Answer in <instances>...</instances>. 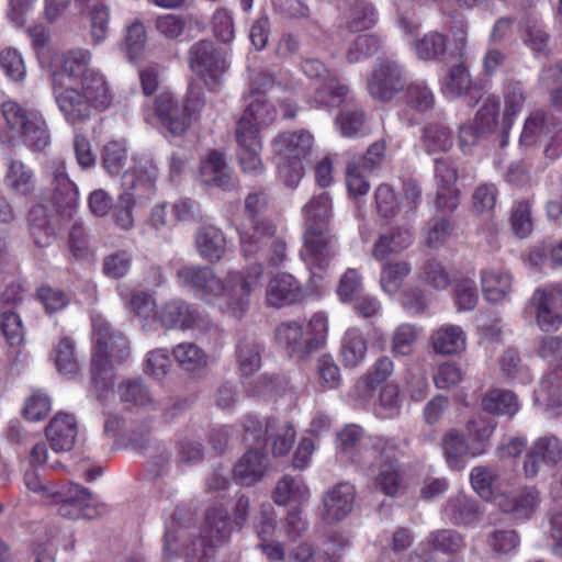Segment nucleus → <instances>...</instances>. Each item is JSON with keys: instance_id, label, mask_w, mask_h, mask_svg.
<instances>
[{"instance_id": "obj_11", "label": "nucleus", "mask_w": 562, "mask_h": 562, "mask_svg": "<svg viewBox=\"0 0 562 562\" xmlns=\"http://www.w3.org/2000/svg\"><path fill=\"white\" fill-rule=\"evenodd\" d=\"M529 305L536 313L538 326L543 331L558 330L562 325V285L550 284L535 290Z\"/></svg>"}, {"instance_id": "obj_50", "label": "nucleus", "mask_w": 562, "mask_h": 562, "mask_svg": "<svg viewBox=\"0 0 562 562\" xmlns=\"http://www.w3.org/2000/svg\"><path fill=\"white\" fill-rule=\"evenodd\" d=\"M472 81L468 69L463 65L451 67L442 80L441 90L450 98H457L471 88Z\"/></svg>"}, {"instance_id": "obj_21", "label": "nucleus", "mask_w": 562, "mask_h": 562, "mask_svg": "<svg viewBox=\"0 0 562 562\" xmlns=\"http://www.w3.org/2000/svg\"><path fill=\"white\" fill-rule=\"evenodd\" d=\"M304 297L302 286L289 273H278L270 279L267 290V304L272 307H282L300 302Z\"/></svg>"}, {"instance_id": "obj_17", "label": "nucleus", "mask_w": 562, "mask_h": 562, "mask_svg": "<svg viewBox=\"0 0 562 562\" xmlns=\"http://www.w3.org/2000/svg\"><path fill=\"white\" fill-rule=\"evenodd\" d=\"M356 496V487L349 482H340L328 488L322 499L323 519L329 524L344 520L352 512Z\"/></svg>"}, {"instance_id": "obj_13", "label": "nucleus", "mask_w": 562, "mask_h": 562, "mask_svg": "<svg viewBox=\"0 0 562 562\" xmlns=\"http://www.w3.org/2000/svg\"><path fill=\"white\" fill-rule=\"evenodd\" d=\"M241 254L245 258H256L266 252L273 240L277 226L270 218L243 221L237 227Z\"/></svg>"}, {"instance_id": "obj_10", "label": "nucleus", "mask_w": 562, "mask_h": 562, "mask_svg": "<svg viewBox=\"0 0 562 562\" xmlns=\"http://www.w3.org/2000/svg\"><path fill=\"white\" fill-rule=\"evenodd\" d=\"M61 72L52 71L53 94L58 110L70 125L87 122L92 114L94 104L90 102L78 88L65 87L60 82Z\"/></svg>"}, {"instance_id": "obj_7", "label": "nucleus", "mask_w": 562, "mask_h": 562, "mask_svg": "<svg viewBox=\"0 0 562 562\" xmlns=\"http://www.w3.org/2000/svg\"><path fill=\"white\" fill-rule=\"evenodd\" d=\"M263 276V266L256 263L246 272L228 271L224 279L225 292L221 311L235 318H241L250 305V296L260 286Z\"/></svg>"}, {"instance_id": "obj_59", "label": "nucleus", "mask_w": 562, "mask_h": 562, "mask_svg": "<svg viewBox=\"0 0 562 562\" xmlns=\"http://www.w3.org/2000/svg\"><path fill=\"white\" fill-rule=\"evenodd\" d=\"M427 543L437 551L454 553L464 547L463 537L450 529L437 530L427 538Z\"/></svg>"}, {"instance_id": "obj_40", "label": "nucleus", "mask_w": 562, "mask_h": 562, "mask_svg": "<svg viewBox=\"0 0 562 562\" xmlns=\"http://www.w3.org/2000/svg\"><path fill=\"white\" fill-rule=\"evenodd\" d=\"M413 234L408 229H396L390 235L381 236L373 248L376 260L383 261L393 254H398L413 244Z\"/></svg>"}, {"instance_id": "obj_5", "label": "nucleus", "mask_w": 562, "mask_h": 562, "mask_svg": "<svg viewBox=\"0 0 562 562\" xmlns=\"http://www.w3.org/2000/svg\"><path fill=\"white\" fill-rule=\"evenodd\" d=\"M327 333V316L315 313L305 325L296 322L281 324L276 330V338L290 355L304 358L325 344Z\"/></svg>"}, {"instance_id": "obj_57", "label": "nucleus", "mask_w": 562, "mask_h": 562, "mask_svg": "<svg viewBox=\"0 0 562 562\" xmlns=\"http://www.w3.org/2000/svg\"><path fill=\"white\" fill-rule=\"evenodd\" d=\"M363 449L372 458V464L380 458L392 459L401 452V445L394 438L369 437L363 442Z\"/></svg>"}, {"instance_id": "obj_34", "label": "nucleus", "mask_w": 562, "mask_h": 562, "mask_svg": "<svg viewBox=\"0 0 562 562\" xmlns=\"http://www.w3.org/2000/svg\"><path fill=\"white\" fill-rule=\"evenodd\" d=\"M4 184L14 194L29 195L35 190L34 171L23 161L10 159Z\"/></svg>"}, {"instance_id": "obj_64", "label": "nucleus", "mask_w": 562, "mask_h": 562, "mask_svg": "<svg viewBox=\"0 0 562 562\" xmlns=\"http://www.w3.org/2000/svg\"><path fill=\"white\" fill-rule=\"evenodd\" d=\"M379 214L385 218L394 217L400 210V202L394 188L387 183L380 184L374 193Z\"/></svg>"}, {"instance_id": "obj_29", "label": "nucleus", "mask_w": 562, "mask_h": 562, "mask_svg": "<svg viewBox=\"0 0 562 562\" xmlns=\"http://www.w3.org/2000/svg\"><path fill=\"white\" fill-rule=\"evenodd\" d=\"M441 448L448 465L453 470L463 469L467 461L477 454L471 451L464 434L458 429H450L443 435Z\"/></svg>"}, {"instance_id": "obj_18", "label": "nucleus", "mask_w": 562, "mask_h": 562, "mask_svg": "<svg viewBox=\"0 0 562 562\" xmlns=\"http://www.w3.org/2000/svg\"><path fill=\"white\" fill-rule=\"evenodd\" d=\"M470 481L473 490L485 501L497 502L513 486L512 479L488 465H477L471 470Z\"/></svg>"}, {"instance_id": "obj_38", "label": "nucleus", "mask_w": 562, "mask_h": 562, "mask_svg": "<svg viewBox=\"0 0 562 562\" xmlns=\"http://www.w3.org/2000/svg\"><path fill=\"white\" fill-rule=\"evenodd\" d=\"M445 514L454 525H470L479 517V506L470 496L458 494L449 499Z\"/></svg>"}, {"instance_id": "obj_8", "label": "nucleus", "mask_w": 562, "mask_h": 562, "mask_svg": "<svg viewBox=\"0 0 562 562\" xmlns=\"http://www.w3.org/2000/svg\"><path fill=\"white\" fill-rule=\"evenodd\" d=\"M191 68L211 91H216L223 82L229 63L226 53L212 41L201 40L189 50Z\"/></svg>"}, {"instance_id": "obj_9", "label": "nucleus", "mask_w": 562, "mask_h": 562, "mask_svg": "<svg viewBox=\"0 0 562 562\" xmlns=\"http://www.w3.org/2000/svg\"><path fill=\"white\" fill-rule=\"evenodd\" d=\"M301 257L313 274L325 271L336 256V238L328 226H306Z\"/></svg>"}, {"instance_id": "obj_4", "label": "nucleus", "mask_w": 562, "mask_h": 562, "mask_svg": "<svg viewBox=\"0 0 562 562\" xmlns=\"http://www.w3.org/2000/svg\"><path fill=\"white\" fill-rule=\"evenodd\" d=\"M250 91L257 95L247 105L244 115H247L252 122L261 125H269L276 121L278 112L274 105L265 98L267 92H291L295 93L301 88V82L293 77H285L277 80L276 76L269 71H252L249 76Z\"/></svg>"}, {"instance_id": "obj_20", "label": "nucleus", "mask_w": 562, "mask_h": 562, "mask_svg": "<svg viewBox=\"0 0 562 562\" xmlns=\"http://www.w3.org/2000/svg\"><path fill=\"white\" fill-rule=\"evenodd\" d=\"M46 437L56 452L70 451L77 440L78 423L74 415L57 413L46 426Z\"/></svg>"}, {"instance_id": "obj_23", "label": "nucleus", "mask_w": 562, "mask_h": 562, "mask_svg": "<svg viewBox=\"0 0 562 562\" xmlns=\"http://www.w3.org/2000/svg\"><path fill=\"white\" fill-rule=\"evenodd\" d=\"M313 143L314 137L306 130H301L299 132H283L272 140L278 158L300 161L310 155Z\"/></svg>"}, {"instance_id": "obj_62", "label": "nucleus", "mask_w": 562, "mask_h": 562, "mask_svg": "<svg viewBox=\"0 0 562 562\" xmlns=\"http://www.w3.org/2000/svg\"><path fill=\"white\" fill-rule=\"evenodd\" d=\"M456 300L459 310L472 311L479 302V291L475 280L471 277H461L457 280Z\"/></svg>"}, {"instance_id": "obj_26", "label": "nucleus", "mask_w": 562, "mask_h": 562, "mask_svg": "<svg viewBox=\"0 0 562 562\" xmlns=\"http://www.w3.org/2000/svg\"><path fill=\"white\" fill-rule=\"evenodd\" d=\"M47 175L56 202L66 206L75 204L78 200V188L68 177L65 159L57 157L49 160Z\"/></svg>"}, {"instance_id": "obj_49", "label": "nucleus", "mask_w": 562, "mask_h": 562, "mask_svg": "<svg viewBox=\"0 0 562 562\" xmlns=\"http://www.w3.org/2000/svg\"><path fill=\"white\" fill-rule=\"evenodd\" d=\"M91 37L94 44L102 43L106 36L110 24V8L106 3L94 0L88 5Z\"/></svg>"}, {"instance_id": "obj_42", "label": "nucleus", "mask_w": 562, "mask_h": 562, "mask_svg": "<svg viewBox=\"0 0 562 562\" xmlns=\"http://www.w3.org/2000/svg\"><path fill=\"white\" fill-rule=\"evenodd\" d=\"M349 87L339 78L329 75L323 80L315 92L316 100L326 106H340L348 99Z\"/></svg>"}, {"instance_id": "obj_12", "label": "nucleus", "mask_w": 562, "mask_h": 562, "mask_svg": "<svg viewBox=\"0 0 562 562\" xmlns=\"http://www.w3.org/2000/svg\"><path fill=\"white\" fill-rule=\"evenodd\" d=\"M367 87L373 99L391 101L405 87L402 66L393 60L381 63L369 77Z\"/></svg>"}, {"instance_id": "obj_46", "label": "nucleus", "mask_w": 562, "mask_h": 562, "mask_svg": "<svg viewBox=\"0 0 562 562\" xmlns=\"http://www.w3.org/2000/svg\"><path fill=\"white\" fill-rule=\"evenodd\" d=\"M172 353L186 371L195 372L207 366L206 353L194 342H181L173 348Z\"/></svg>"}, {"instance_id": "obj_3", "label": "nucleus", "mask_w": 562, "mask_h": 562, "mask_svg": "<svg viewBox=\"0 0 562 562\" xmlns=\"http://www.w3.org/2000/svg\"><path fill=\"white\" fill-rule=\"evenodd\" d=\"M1 112L9 131L20 137L27 148L42 151L50 145L47 122L38 110L8 100L2 103Z\"/></svg>"}, {"instance_id": "obj_32", "label": "nucleus", "mask_w": 562, "mask_h": 562, "mask_svg": "<svg viewBox=\"0 0 562 562\" xmlns=\"http://www.w3.org/2000/svg\"><path fill=\"white\" fill-rule=\"evenodd\" d=\"M368 352V339L364 333L356 327L349 328L342 339L340 357L345 367L356 368L360 366Z\"/></svg>"}, {"instance_id": "obj_56", "label": "nucleus", "mask_w": 562, "mask_h": 562, "mask_svg": "<svg viewBox=\"0 0 562 562\" xmlns=\"http://www.w3.org/2000/svg\"><path fill=\"white\" fill-rule=\"evenodd\" d=\"M117 393L122 402L146 406L153 403L150 392L139 380H126L120 383Z\"/></svg>"}, {"instance_id": "obj_25", "label": "nucleus", "mask_w": 562, "mask_h": 562, "mask_svg": "<svg viewBox=\"0 0 562 562\" xmlns=\"http://www.w3.org/2000/svg\"><path fill=\"white\" fill-rule=\"evenodd\" d=\"M367 439L369 437H364L359 426L349 425L337 434V449L350 462L370 468L372 458L363 449V442Z\"/></svg>"}, {"instance_id": "obj_58", "label": "nucleus", "mask_w": 562, "mask_h": 562, "mask_svg": "<svg viewBox=\"0 0 562 562\" xmlns=\"http://www.w3.org/2000/svg\"><path fill=\"white\" fill-rule=\"evenodd\" d=\"M424 142L429 153L446 151L453 145L451 131L441 124H432L425 128Z\"/></svg>"}, {"instance_id": "obj_28", "label": "nucleus", "mask_w": 562, "mask_h": 562, "mask_svg": "<svg viewBox=\"0 0 562 562\" xmlns=\"http://www.w3.org/2000/svg\"><path fill=\"white\" fill-rule=\"evenodd\" d=\"M430 342L438 355H458L465 350L467 335L461 326L445 324L431 333Z\"/></svg>"}, {"instance_id": "obj_55", "label": "nucleus", "mask_w": 562, "mask_h": 562, "mask_svg": "<svg viewBox=\"0 0 562 562\" xmlns=\"http://www.w3.org/2000/svg\"><path fill=\"white\" fill-rule=\"evenodd\" d=\"M364 114L360 109L342 111L335 119V125L344 137H357L364 134Z\"/></svg>"}, {"instance_id": "obj_19", "label": "nucleus", "mask_w": 562, "mask_h": 562, "mask_svg": "<svg viewBox=\"0 0 562 562\" xmlns=\"http://www.w3.org/2000/svg\"><path fill=\"white\" fill-rule=\"evenodd\" d=\"M541 503L540 492L535 486H522L513 493H505L497 507L518 520L530 519Z\"/></svg>"}, {"instance_id": "obj_6", "label": "nucleus", "mask_w": 562, "mask_h": 562, "mask_svg": "<svg viewBox=\"0 0 562 562\" xmlns=\"http://www.w3.org/2000/svg\"><path fill=\"white\" fill-rule=\"evenodd\" d=\"M234 526L227 509L223 506H214L206 513L202 537L198 541L183 547L187 562H207L213 549L225 544Z\"/></svg>"}, {"instance_id": "obj_44", "label": "nucleus", "mask_w": 562, "mask_h": 562, "mask_svg": "<svg viewBox=\"0 0 562 562\" xmlns=\"http://www.w3.org/2000/svg\"><path fill=\"white\" fill-rule=\"evenodd\" d=\"M423 329L416 325L404 323L398 325L391 337V353L395 357L411 356Z\"/></svg>"}, {"instance_id": "obj_2", "label": "nucleus", "mask_w": 562, "mask_h": 562, "mask_svg": "<svg viewBox=\"0 0 562 562\" xmlns=\"http://www.w3.org/2000/svg\"><path fill=\"white\" fill-rule=\"evenodd\" d=\"M91 58V52L85 48L67 52L61 57V74L77 85L94 109L105 110L112 102L111 89L104 74L90 67Z\"/></svg>"}, {"instance_id": "obj_33", "label": "nucleus", "mask_w": 562, "mask_h": 562, "mask_svg": "<svg viewBox=\"0 0 562 562\" xmlns=\"http://www.w3.org/2000/svg\"><path fill=\"white\" fill-rule=\"evenodd\" d=\"M200 175L204 183L220 187L224 190L232 187V171L222 155L212 151L202 161Z\"/></svg>"}, {"instance_id": "obj_16", "label": "nucleus", "mask_w": 562, "mask_h": 562, "mask_svg": "<svg viewBox=\"0 0 562 562\" xmlns=\"http://www.w3.org/2000/svg\"><path fill=\"white\" fill-rule=\"evenodd\" d=\"M155 315L166 329L189 330L203 323L198 307L182 299L166 302L155 312Z\"/></svg>"}, {"instance_id": "obj_60", "label": "nucleus", "mask_w": 562, "mask_h": 562, "mask_svg": "<svg viewBox=\"0 0 562 562\" xmlns=\"http://www.w3.org/2000/svg\"><path fill=\"white\" fill-rule=\"evenodd\" d=\"M237 358L239 368L244 374L254 373L260 368L261 363L259 345L248 338L240 340L237 349Z\"/></svg>"}, {"instance_id": "obj_39", "label": "nucleus", "mask_w": 562, "mask_h": 562, "mask_svg": "<svg viewBox=\"0 0 562 562\" xmlns=\"http://www.w3.org/2000/svg\"><path fill=\"white\" fill-rule=\"evenodd\" d=\"M412 272V265L407 260H386L381 268L380 285L382 290L393 295L403 285L404 280Z\"/></svg>"}, {"instance_id": "obj_51", "label": "nucleus", "mask_w": 562, "mask_h": 562, "mask_svg": "<svg viewBox=\"0 0 562 562\" xmlns=\"http://www.w3.org/2000/svg\"><path fill=\"white\" fill-rule=\"evenodd\" d=\"M417 57L422 60H435L447 49L446 36L437 31L426 33L415 44Z\"/></svg>"}, {"instance_id": "obj_41", "label": "nucleus", "mask_w": 562, "mask_h": 562, "mask_svg": "<svg viewBox=\"0 0 562 562\" xmlns=\"http://www.w3.org/2000/svg\"><path fill=\"white\" fill-rule=\"evenodd\" d=\"M348 7V25L352 31L359 32L370 29L378 20V14L368 0H344Z\"/></svg>"}, {"instance_id": "obj_36", "label": "nucleus", "mask_w": 562, "mask_h": 562, "mask_svg": "<svg viewBox=\"0 0 562 562\" xmlns=\"http://www.w3.org/2000/svg\"><path fill=\"white\" fill-rule=\"evenodd\" d=\"M505 109L503 112V128L509 132L514 117L521 111L526 101L522 83L515 79H507L503 88Z\"/></svg>"}, {"instance_id": "obj_24", "label": "nucleus", "mask_w": 562, "mask_h": 562, "mask_svg": "<svg viewBox=\"0 0 562 562\" xmlns=\"http://www.w3.org/2000/svg\"><path fill=\"white\" fill-rule=\"evenodd\" d=\"M538 355L549 363L555 364L549 376L548 386L553 402L562 405V340L559 337H544L538 347Z\"/></svg>"}, {"instance_id": "obj_22", "label": "nucleus", "mask_w": 562, "mask_h": 562, "mask_svg": "<svg viewBox=\"0 0 562 562\" xmlns=\"http://www.w3.org/2000/svg\"><path fill=\"white\" fill-rule=\"evenodd\" d=\"M268 467L267 454L260 449L251 448L235 463L233 476L241 485L251 486L263 479Z\"/></svg>"}, {"instance_id": "obj_31", "label": "nucleus", "mask_w": 562, "mask_h": 562, "mask_svg": "<svg viewBox=\"0 0 562 562\" xmlns=\"http://www.w3.org/2000/svg\"><path fill=\"white\" fill-rule=\"evenodd\" d=\"M482 290L490 302H501L512 291L513 277L501 268H487L481 272Z\"/></svg>"}, {"instance_id": "obj_1", "label": "nucleus", "mask_w": 562, "mask_h": 562, "mask_svg": "<svg viewBox=\"0 0 562 562\" xmlns=\"http://www.w3.org/2000/svg\"><path fill=\"white\" fill-rule=\"evenodd\" d=\"M92 322V342L93 353L91 363V381L99 391L108 386L111 381V362L120 363L130 358L131 350L127 339L122 333L114 330L109 322L100 314H93Z\"/></svg>"}, {"instance_id": "obj_47", "label": "nucleus", "mask_w": 562, "mask_h": 562, "mask_svg": "<svg viewBox=\"0 0 562 562\" xmlns=\"http://www.w3.org/2000/svg\"><path fill=\"white\" fill-rule=\"evenodd\" d=\"M157 176L158 168L154 160L147 156H140L135 159L134 170L125 172L123 178L125 186L135 188L139 183L150 190Z\"/></svg>"}, {"instance_id": "obj_53", "label": "nucleus", "mask_w": 562, "mask_h": 562, "mask_svg": "<svg viewBox=\"0 0 562 562\" xmlns=\"http://www.w3.org/2000/svg\"><path fill=\"white\" fill-rule=\"evenodd\" d=\"M296 431L290 422H280L277 419L276 428L271 431V449L274 456H285L292 449L295 441Z\"/></svg>"}, {"instance_id": "obj_35", "label": "nucleus", "mask_w": 562, "mask_h": 562, "mask_svg": "<svg viewBox=\"0 0 562 562\" xmlns=\"http://www.w3.org/2000/svg\"><path fill=\"white\" fill-rule=\"evenodd\" d=\"M304 227L327 226L333 217V201L328 192L322 191L311 199L302 209Z\"/></svg>"}, {"instance_id": "obj_54", "label": "nucleus", "mask_w": 562, "mask_h": 562, "mask_svg": "<svg viewBox=\"0 0 562 562\" xmlns=\"http://www.w3.org/2000/svg\"><path fill=\"white\" fill-rule=\"evenodd\" d=\"M277 419L274 417H259L249 414L244 420V439L263 442L269 438L271 431L276 428Z\"/></svg>"}, {"instance_id": "obj_30", "label": "nucleus", "mask_w": 562, "mask_h": 562, "mask_svg": "<svg viewBox=\"0 0 562 562\" xmlns=\"http://www.w3.org/2000/svg\"><path fill=\"white\" fill-rule=\"evenodd\" d=\"M310 497V490L302 477L283 475L276 484L272 492V499L279 506L290 503L303 504Z\"/></svg>"}, {"instance_id": "obj_37", "label": "nucleus", "mask_w": 562, "mask_h": 562, "mask_svg": "<svg viewBox=\"0 0 562 562\" xmlns=\"http://www.w3.org/2000/svg\"><path fill=\"white\" fill-rule=\"evenodd\" d=\"M499 99L496 95H490L484 100L473 120L486 136L496 132H501L504 136L509 133L503 128V116L499 117Z\"/></svg>"}, {"instance_id": "obj_63", "label": "nucleus", "mask_w": 562, "mask_h": 562, "mask_svg": "<svg viewBox=\"0 0 562 562\" xmlns=\"http://www.w3.org/2000/svg\"><path fill=\"white\" fill-rule=\"evenodd\" d=\"M380 49V41L373 34H362L357 36L353 44L348 48L347 60L355 64L364 58L374 55Z\"/></svg>"}, {"instance_id": "obj_14", "label": "nucleus", "mask_w": 562, "mask_h": 562, "mask_svg": "<svg viewBox=\"0 0 562 562\" xmlns=\"http://www.w3.org/2000/svg\"><path fill=\"white\" fill-rule=\"evenodd\" d=\"M50 499L58 505V513L65 518L78 519L94 516L90 508L91 493L78 484L69 483L60 487L56 486L52 491Z\"/></svg>"}, {"instance_id": "obj_48", "label": "nucleus", "mask_w": 562, "mask_h": 562, "mask_svg": "<svg viewBox=\"0 0 562 562\" xmlns=\"http://www.w3.org/2000/svg\"><path fill=\"white\" fill-rule=\"evenodd\" d=\"M376 486L387 496L395 497L404 486L403 474L395 462H383L375 479Z\"/></svg>"}, {"instance_id": "obj_52", "label": "nucleus", "mask_w": 562, "mask_h": 562, "mask_svg": "<svg viewBox=\"0 0 562 562\" xmlns=\"http://www.w3.org/2000/svg\"><path fill=\"white\" fill-rule=\"evenodd\" d=\"M420 280L436 290H445L451 283L449 271L435 258L427 259L420 267Z\"/></svg>"}, {"instance_id": "obj_15", "label": "nucleus", "mask_w": 562, "mask_h": 562, "mask_svg": "<svg viewBox=\"0 0 562 562\" xmlns=\"http://www.w3.org/2000/svg\"><path fill=\"white\" fill-rule=\"evenodd\" d=\"M156 115L162 126L173 136L183 135L192 121L189 101H179L171 94H160L156 100Z\"/></svg>"}, {"instance_id": "obj_43", "label": "nucleus", "mask_w": 562, "mask_h": 562, "mask_svg": "<svg viewBox=\"0 0 562 562\" xmlns=\"http://www.w3.org/2000/svg\"><path fill=\"white\" fill-rule=\"evenodd\" d=\"M482 407L490 414L513 416L518 412L519 403L513 392L495 389L485 394Z\"/></svg>"}, {"instance_id": "obj_45", "label": "nucleus", "mask_w": 562, "mask_h": 562, "mask_svg": "<svg viewBox=\"0 0 562 562\" xmlns=\"http://www.w3.org/2000/svg\"><path fill=\"white\" fill-rule=\"evenodd\" d=\"M57 371L64 375H75L79 363L75 352V341L69 337H63L54 347L50 355Z\"/></svg>"}, {"instance_id": "obj_27", "label": "nucleus", "mask_w": 562, "mask_h": 562, "mask_svg": "<svg viewBox=\"0 0 562 562\" xmlns=\"http://www.w3.org/2000/svg\"><path fill=\"white\" fill-rule=\"evenodd\" d=\"M224 233L212 225L201 227L195 234V249L199 256L211 263L221 261L226 252Z\"/></svg>"}, {"instance_id": "obj_61", "label": "nucleus", "mask_w": 562, "mask_h": 562, "mask_svg": "<svg viewBox=\"0 0 562 562\" xmlns=\"http://www.w3.org/2000/svg\"><path fill=\"white\" fill-rule=\"evenodd\" d=\"M127 159L125 144L117 140L109 142L103 148V165L112 176H119L123 171Z\"/></svg>"}]
</instances>
